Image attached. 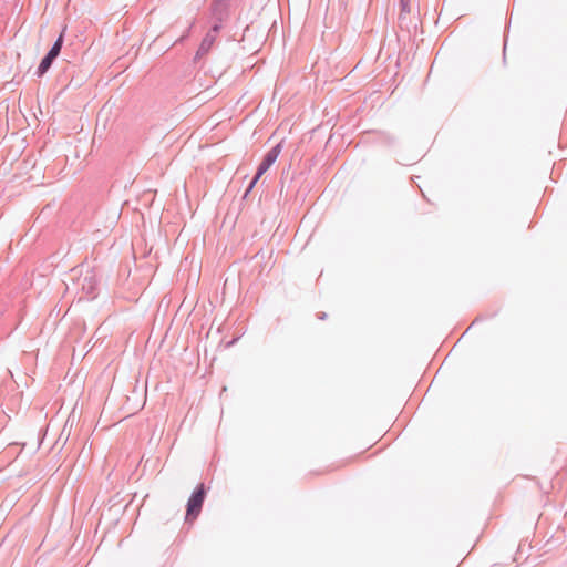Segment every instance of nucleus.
Returning a JSON list of instances; mask_svg holds the SVG:
<instances>
[{"instance_id": "nucleus-1", "label": "nucleus", "mask_w": 567, "mask_h": 567, "mask_svg": "<svg viewBox=\"0 0 567 567\" xmlns=\"http://www.w3.org/2000/svg\"><path fill=\"white\" fill-rule=\"evenodd\" d=\"M281 143L276 144L274 147H271L262 157L261 163L259 164L256 175L249 183L245 196L248 195V193L255 187L258 179L271 167V165L276 162L278 158L280 152H281Z\"/></svg>"}, {"instance_id": "nucleus-2", "label": "nucleus", "mask_w": 567, "mask_h": 567, "mask_svg": "<svg viewBox=\"0 0 567 567\" xmlns=\"http://www.w3.org/2000/svg\"><path fill=\"white\" fill-rule=\"evenodd\" d=\"M206 498L205 485L198 484L186 505V520H193L200 514L204 501Z\"/></svg>"}, {"instance_id": "nucleus-3", "label": "nucleus", "mask_w": 567, "mask_h": 567, "mask_svg": "<svg viewBox=\"0 0 567 567\" xmlns=\"http://www.w3.org/2000/svg\"><path fill=\"white\" fill-rule=\"evenodd\" d=\"M220 29H221V22L216 20L214 25L207 31V33L203 38V40L199 44V48L196 52V55L194 58L195 62L199 61L206 54H208V52L212 50V48L214 47V44L216 42V39H217V35H218Z\"/></svg>"}, {"instance_id": "nucleus-4", "label": "nucleus", "mask_w": 567, "mask_h": 567, "mask_svg": "<svg viewBox=\"0 0 567 567\" xmlns=\"http://www.w3.org/2000/svg\"><path fill=\"white\" fill-rule=\"evenodd\" d=\"M228 1L229 0H214L212 4L213 14L219 22H221L227 14Z\"/></svg>"}, {"instance_id": "nucleus-5", "label": "nucleus", "mask_w": 567, "mask_h": 567, "mask_svg": "<svg viewBox=\"0 0 567 567\" xmlns=\"http://www.w3.org/2000/svg\"><path fill=\"white\" fill-rule=\"evenodd\" d=\"M82 289L83 291H85V293L87 296H95V290H96V279L94 277V275L92 274H86L83 278H82Z\"/></svg>"}, {"instance_id": "nucleus-6", "label": "nucleus", "mask_w": 567, "mask_h": 567, "mask_svg": "<svg viewBox=\"0 0 567 567\" xmlns=\"http://www.w3.org/2000/svg\"><path fill=\"white\" fill-rule=\"evenodd\" d=\"M55 59H56L55 56L51 55L50 53H47L42 58V60L35 71L37 76H39V78L43 76L50 70V68L52 66Z\"/></svg>"}, {"instance_id": "nucleus-7", "label": "nucleus", "mask_w": 567, "mask_h": 567, "mask_svg": "<svg viewBox=\"0 0 567 567\" xmlns=\"http://www.w3.org/2000/svg\"><path fill=\"white\" fill-rule=\"evenodd\" d=\"M63 43H64V31L61 32V34L54 41L53 45L48 51V53H50L51 55L58 58L59 54L61 53V49L63 47Z\"/></svg>"}, {"instance_id": "nucleus-8", "label": "nucleus", "mask_w": 567, "mask_h": 567, "mask_svg": "<svg viewBox=\"0 0 567 567\" xmlns=\"http://www.w3.org/2000/svg\"><path fill=\"white\" fill-rule=\"evenodd\" d=\"M404 12H409L408 3L404 0H401V13L400 19H402V16Z\"/></svg>"}, {"instance_id": "nucleus-9", "label": "nucleus", "mask_w": 567, "mask_h": 567, "mask_svg": "<svg viewBox=\"0 0 567 567\" xmlns=\"http://www.w3.org/2000/svg\"><path fill=\"white\" fill-rule=\"evenodd\" d=\"M189 31H190V27L188 28V30L186 31V33H185V34H183V35L177 40V42H182L184 39H186V38L188 37V34H189Z\"/></svg>"}, {"instance_id": "nucleus-10", "label": "nucleus", "mask_w": 567, "mask_h": 567, "mask_svg": "<svg viewBox=\"0 0 567 567\" xmlns=\"http://www.w3.org/2000/svg\"><path fill=\"white\" fill-rule=\"evenodd\" d=\"M317 316H318V319H320V320H324L327 318L326 312H319Z\"/></svg>"}]
</instances>
